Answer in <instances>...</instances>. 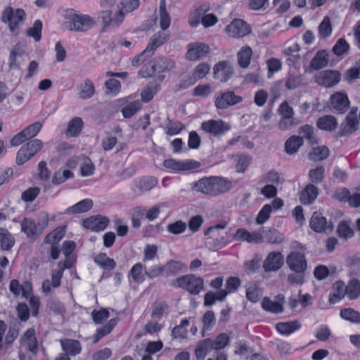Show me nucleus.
Segmentation results:
<instances>
[{"label":"nucleus","mask_w":360,"mask_h":360,"mask_svg":"<svg viewBox=\"0 0 360 360\" xmlns=\"http://www.w3.org/2000/svg\"><path fill=\"white\" fill-rule=\"evenodd\" d=\"M168 40V35L163 32L155 33L150 39V41L146 48V53H149L151 56L153 55L156 49L162 46Z\"/></svg>","instance_id":"obj_22"},{"label":"nucleus","mask_w":360,"mask_h":360,"mask_svg":"<svg viewBox=\"0 0 360 360\" xmlns=\"http://www.w3.org/2000/svg\"><path fill=\"white\" fill-rule=\"evenodd\" d=\"M241 284V281L238 277L230 276L226 281V290L232 293L236 292Z\"/></svg>","instance_id":"obj_63"},{"label":"nucleus","mask_w":360,"mask_h":360,"mask_svg":"<svg viewBox=\"0 0 360 360\" xmlns=\"http://www.w3.org/2000/svg\"><path fill=\"white\" fill-rule=\"evenodd\" d=\"M271 212L272 209L270 205H264L257 215L256 223L259 225L264 224L270 218Z\"/></svg>","instance_id":"obj_57"},{"label":"nucleus","mask_w":360,"mask_h":360,"mask_svg":"<svg viewBox=\"0 0 360 360\" xmlns=\"http://www.w3.org/2000/svg\"><path fill=\"white\" fill-rule=\"evenodd\" d=\"M243 101V97L236 95L233 91H226L217 97L215 106L217 109H226Z\"/></svg>","instance_id":"obj_14"},{"label":"nucleus","mask_w":360,"mask_h":360,"mask_svg":"<svg viewBox=\"0 0 360 360\" xmlns=\"http://www.w3.org/2000/svg\"><path fill=\"white\" fill-rule=\"evenodd\" d=\"M284 264V257L280 252H270L263 263V268L266 272L276 271Z\"/></svg>","instance_id":"obj_15"},{"label":"nucleus","mask_w":360,"mask_h":360,"mask_svg":"<svg viewBox=\"0 0 360 360\" xmlns=\"http://www.w3.org/2000/svg\"><path fill=\"white\" fill-rule=\"evenodd\" d=\"M64 234L65 231L63 229L57 228L53 233H50L46 236L45 240L47 243H56L63 238Z\"/></svg>","instance_id":"obj_64"},{"label":"nucleus","mask_w":360,"mask_h":360,"mask_svg":"<svg viewBox=\"0 0 360 360\" xmlns=\"http://www.w3.org/2000/svg\"><path fill=\"white\" fill-rule=\"evenodd\" d=\"M303 75L289 74L285 82V87L288 90H293L302 85Z\"/></svg>","instance_id":"obj_52"},{"label":"nucleus","mask_w":360,"mask_h":360,"mask_svg":"<svg viewBox=\"0 0 360 360\" xmlns=\"http://www.w3.org/2000/svg\"><path fill=\"white\" fill-rule=\"evenodd\" d=\"M349 49V45L345 38L339 39L333 46L332 51L337 56H342L346 53Z\"/></svg>","instance_id":"obj_56"},{"label":"nucleus","mask_w":360,"mask_h":360,"mask_svg":"<svg viewBox=\"0 0 360 360\" xmlns=\"http://www.w3.org/2000/svg\"><path fill=\"white\" fill-rule=\"evenodd\" d=\"M330 150L326 146L314 147L309 153V158L313 161H322L328 158Z\"/></svg>","instance_id":"obj_34"},{"label":"nucleus","mask_w":360,"mask_h":360,"mask_svg":"<svg viewBox=\"0 0 360 360\" xmlns=\"http://www.w3.org/2000/svg\"><path fill=\"white\" fill-rule=\"evenodd\" d=\"M42 22L40 20H36L33 26L27 30V35L34 38L35 41H40L41 38Z\"/></svg>","instance_id":"obj_51"},{"label":"nucleus","mask_w":360,"mask_h":360,"mask_svg":"<svg viewBox=\"0 0 360 360\" xmlns=\"http://www.w3.org/2000/svg\"><path fill=\"white\" fill-rule=\"evenodd\" d=\"M145 266L141 263L134 264L129 272L128 277L131 278L135 282L141 283L145 280Z\"/></svg>","instance_id":"obj_37"},{"label":"nucleus","mask_w":360,"mask_h":360,"mask_svg":"<svg viewBox=\"0 0 360 360\" xmlns=\"http://www.w3.org/2000/svg\"><path fill=\"white\" fill-rule=\"evenodd\" d=\"M39 193L40 188L37 186L29 188L22 193L21 199L25 202H32L39 195Z\"/></svg>","instance_id":"obj_59"},{"label":"nucleus","mask_w":360,"mask_h":360,"mask_svg":"<svg viewBox=\"0 0 360 360\" xmlns=\"http://www.w3.org/2000/svg\"><path fill=\"white\" fill-rule=\"evenodd\" d=\"M210 52L209 45L202 42L190 43L188 45V51L186 53V59L195 61L202 58Z\"/></svg>","instance_id":"obj_11"},{"label":"nucleus","mask_w":360,"mask_h":360,"mask_svg":"<svg viewBox=\"0 0 360 360\" xmlns=\"http://www.w3.org/2000/svg\"><path fill=\"white\" fill-rule=\"evenodd\" d=\"M158 184V180L153 176H146L141 179L136 185L137 188L141 192H146L151 190Z\"/></svg>","instance_id":"obj_47"},{"label":"nucleus","mask_w":360,"mask_h":360,"mask_svg":"<svg viewBox=\"0 0 360 360\" xmlns=\"http://www.w3.org/2000/svg\"><path fill=\"white\" fill-rule=\"evenodd\" d=\"M260 231H262L264 238H265L266 242L269 243L280 244L284 240L283 235L274 228H270L268 230H265L264 227H262Z\"/></svg>","instance_id":"obj_26"},{"label":"nucleus","mask_w":360,"mask_h":360,"mask_svg":"<svg viewBox=\"0 0 360 360\" xmlns=\"http://www.w3.org/2000/svg\"><path fill=\"white\" fill-rule=\"evenodd\" d=\"M26 13L22 8L14 9L11 6H6L1 13V21L8 23L11 32L18 35L19 34V28L24 23Z\"/></svg>","instance_id":"obj_2"},{"label":"nucleus","mask_w":360,"mask_h":360,"mask_svg":"<svg viewBox=\"0 0 360 360\" xmlns=\"http://www.w3.org/2000/svg\"><path fill=\"white\" fill-rule=\"evenodd\" d=\"M309 227L316 233L330 234L333 231L334 225L332 221H328L322 213L314 212L309 220Z\"/></svg>","instance_id":"obj_5"},{"label":"nucleus","mask_w":360,"mask_h":360,"mask_svg":"<svg viewBox=\"0 0 360 360\" xmlns=\"http://www.w3.org/2000/svg\"><path fill=\"white\" fill-rule=\"evenodd\" d=\"M337 119L330 115H324L318 119L316 126L319 129L324 131H332L338 127Z\"/></svg>","instance_id":"obj_25"},{"label":"nucleus","mask_w":360,"mask_h":360,"mask_svg":"<svg viewBox=\"0 0 360 360\" xmlns=\"http://www.w3.org/2000/svg\"><path fill=\"white\" fill-rule=\"evenodd\" d=\"M19 333V322L16 319L11 323L9 330L5 338L6 344H11L17 338Z\"/></svg>","instance_id":"obj_48"},{"label":"nucleus","mask_w":360,"mask_h":360,"mask_svg":"<svg viewBox=\"0 0 360 360\" xmlns=\"http://www.w3.org/2000/svg\"><path fill=\"white\" fill-rule=\"evenodd\" d=\"M286 264L289 269L297 274H304L307 269V262L303 253L291 252L286 257Z\"/></svg>","instance_id":"obj_7"},{"label":"nucleus","mask_w":360,"mask_h":360,"mask_svg":"<svg viewBox=\"0 0 360 360\" xmlns=\"http://www.w3.org/2000/svg\"><path fill=\"white\" fill-rule=\"evenodd\" d=\"M62 349L68 355L75 356L80 353L81 345L79 341L75 340H65L61 341Z\"/></svg>","instance_id":"obj_30"},{"label":"nucleus","mask_w":360,"mask_h":360,"mask_svg":"<svg viewBox=\"0 0 360 360\" xmlns=\"http://www.w3.org/2000/svg\"><path fill=\"white\" fill-rule=\"evenodd\" d=\"M15 240L7 229L0 228V245L2 250H10L14 245Z\"/></svg>","instance_id":"obj_38"},{"label":"nucleus","mask_w":360,"mask_h":360,"mask_svg":"<svg viewBox=\"0 0 360 360\" xmlns=\"http://www.w3.org/2000/svg\"><path fill=\"white\" fill-rule=\"evenodd\" d=\"M181 289L191 295H198L204 289V281L200 276L192 274L181 276Z\"/></svg>","instance_id":"obj_6"},{"label":"nucleus","mask_w":360,"mask_h":360,"mask_svg":"<svg viewBox=\"0 0 360 360\" xmlns=\"http://www.w3.org/2000/svg\"><path fill=\"white\" fill-rule=\"evenodd\" d=\"M302 324L298 320L278 322L276 325L277 331L281 335L288 336L301 328Z\"/></svg>","instance_id":"obj_20"},{"label":"nucleus","mask_w":360,"mask_h":360,"mask_svg":"<svg viewBox=\"0 0 360 360\" xmlns=\"http://www.w3.org/2000/svg\"><path fill=\"white\" fill-rule=\"evenodd\" d=\"M360 78V60L356 63L355 66L348 69L344 74V79L351 83L353 80Z\"/></svg>","instance_id":"obj_54"},{"label":"nucleus","mask_w":360,"mask_h":360,"mask_svg":"<svg viewBox=\"0 0 360 360\" xmlns=\"http://www.w3.org/2000/svg\"><path fill=\"white\" fill-rule=\"evenodd\" d=\"M229 343V337L226 333H222L218 335L215 340L211 339V346L215 350L224 349Z\"/></svg>","instance_id":"obj_50"},{"label":"nucleus","mask_w":360,"mask_h":360,"mask_svg":"<svg viewBox=\"0 0 360 360\" xmlns=\"http://www.w3.org/2000/svg\"><path fill=\"white\" fill-rule=\"evenodd\" d=\"M201 129L214 136H220L231 129V127L222 120H210L201 124Z\"/></svg>","instance_id":"obj_8"},{"label":"nucleus","mask_w":360,"mask_h":360,"mask_svg":"<svg viewBox=\"0 0 360 360\" xmlns=\"http://www.w3.org/2000/svg\"><path fill=\"white\" fill-rule=\"evenodd\" d=\"M160 25L162 30H167L171 22V19L169 15L167 13L166 11V4L165 0H160Z\"/></svg>","instance_id":"obj_46"},{"label":"nucleus","mask_w":360,"mask_h":360,"mask_svg":"<svg viewBox=\"0 0 360 360\" xmlns=\"http://www.w3.org/2000/svg\"><path fill=\"white\" fill-rule=\"evenodd\" d=\"M261 295L262 292L256 284L246 289L247 299L252 303L257 302L259 300Z\"/></svg>","instance_id":"obj_60"},{"label":"nucleus","mask_w":360,"mask_h":360,"mask_svg":"<svg viewBox=\"0 0 360 360\" xmlns=\"http://www.w3.org/2000/svg\"><path fill=\"white\" fill-rule=\"evenodd\" d=\"M157 72L153 60H150L148 63L145 64L139 71V75L141 77L148 78L154 75Z\"/></svg>","instance_id":"obj_61"},{"label":"nucleus","mask_w":360,"mask_h":360,"mask_svg":"<svg viewBox=\"0 0 360 360\" xmlns=\"http://www.w3.org/2000/svg\"><path fill=\"white\" fill-rule=\"evenodd\" d=\"M337 233L339 237L345 239L351 238L354 235V230L344 220L339 223L337 229Z\"/></svg>","instance_id":"obj_49"},{"label":"nucleus","mask_w":360,"mask_h":360,"mask_svg":"<svg viewBox=\"0 0 360 360\" xmlns=\"http://www.w3.org/2000/svg\"><path fill=\"white\" fill-rule=\"evenodd\" d=\"M203 323V330L202 331V336H205V331L210 330L215 325L216 318L214 312L212 310L207 311L202 319Z\"/></svg>","instance_id":"obj_43"},{"label":"nucleus","mask_w":360,"mask_h":360,"mask_svg":"<svg viewBox=\"0 0 360 360\" xmlns=\"http://www.w3.org/2000/svg\"><path fill=\"white\" fill-rule=\"evenodd\" d=\"M329 55L326 50H320L316 52L314 57L311 59L309 66L305 70V72L312 73L314 70H319L328 64Z\"/></svg>","instance_id":"obj_18"},{"label":"nucleus","mask_w":360,"mask_h":360,"mask_svg":"<svg viewBox=\"0 0 360 360\" xmlns=\"http://www.w3.org/2000/svg\"><path fill=\"white\" fill-rule=\"evenodd\" d=\"M83 121L82 118L79 117H76L70 120L68 124V127L66 130V135L71 137L77 136L83 127Z\"/></svg>","instance_id":"obj_32"},{"label":"nucleus","mask_w":360,"mask_h":360,"mask_svg":"<svg viewBox=\"0 0 360 360\" xmlns=\"http://www.w3.org/2000/svg\"><path fill=\"white\" fill-rule=\"evenodd\" d=\"M330 111L343 115L350 107V101L345 91H336L331 94L328 101Z\"/></svg>","instance_id":"obj_4"},{"label":"nucleus","mask_w":360,"mask_h":360,"mask_svg":"<svg viewBox=\"0 0 360 360\" xmlns=\"http://www.w3.org/2000/svg\"><path fill=\"white\" fill-rule=\"evenodd\" d=\"M325 168L323 166H318L315 169H311L309 172V178L314 184L321 183L324 177Z\"/></svg>","instance_id":"obj_53"},{"label":"nucleus","mask_w":360,"mask_h":360,"mask_svg":"<svg viewBox=\"0 0 360 360\" xmlns=\"http://www.w3.org/2000/svg\"><path fill=\"white\" fill-rule=\"evenodd\" d=\"M79 89V97L82 99L90 98L95 93L94 84L89 79H86L84 83L80 84Z\"/></svg>","instance_id":"obj_41"},{"label":"nucleus","mask_w":360,"mask_h":360,"mask_svg":"<svg viewBox=\"0 0 360 360\" xmlns=\"http://www.w3.org/2000/svg\"><path fill=\"white\" fill-rule=\"evenodd\" d=\"M213 176L204 177L198 180L195 184V188L205 194L215 195Z\"/></svg>","instance_id":"obj_23"},{"label":"nucleus","mask_w":360,"mask_h":360,"mask_svg":"<svg viewBox=\"0 0 360 360\" xmlns=\"http://www.w3.org/2000/svg\"><path fill=\"white\" fill-rule=\"evenodd\" d=\"M319 34L321 38L327 39L331 35L333 27L330 19L328 16H325L319 25Z\"/></svg>","instance_id":"obj_42"},{"label":"nucleus","mask_w":360,"mask_h":360,"mask_svg":"<svg viewBox=\"0 0 360 360\" xmlns=\"http://www.w3.org/2000/svg\"><path fill=\"white\" fill-rule=\"evenodd\" d=\"M359 121L357 117H350L346 116L345 120L340 124V129L335 134V139H339L343 136H347L354 133L358 129Z\"/></svg>","instance_id":"obj_17"},{"label":"nucleus","mask_w":360,"mask_h":360,"mask_svg":"<svg viewBox=\"0 0 360 360\" xmlns=\"http://www.w3.org/2000/svg\"><path fill=\"white\" fill-rule=\"evenodd\" d=\"M215 195L224 193L230 191L232 187L231 181L222 176H213Z\"/></svg>","instance_id":"obj_33"},{"label":"nucleus","mask_w":360,"mask_h":360,"mask_svg":"<svg viewBox=\"0 0 360 360\" xmlns=\"http://www.w3.org/2000/svg\"><path fill=\"white\" fill-rule=\"evenodd\" d=\"M41 127L42 124H41V122H36L29 125L21 131L22 132L23 135L27 139V140H29L37 136V134L39 132Z\"/></svg>","instance_id":"obj_58"},{"label":"nucleus","mask_w":360,"mask_h":360,"mask_svg":"<svg viewBox=\"0 0 360 360\" xmlns=\"http://www.w3.org/2000/svg\"><path fill=\"white\" fill-rule=\"evenodd\" d=\"M43 146L39 139H32L24 144L17 153L16 164L22 165L34 157Z\"/></svg>","instance_id":"obj_3"},{"label":"nucleus","mask_w":360,"mask_h":360,"mask_svg":"<svg viewBox=\"0 0 360 360\" xmlns=\"http://www.w3.org/2000/svg\"><path fill=\"white\" fill-rule=\"evenodd\" d=\"M210 343L211 338H207L199 342L195 349V354L197 359H204L207 356L208 351L213 349Z\"/></svg>","instance_id":"obj_39"},{"label":"nucleus","mask_w":360,"mask_h":360,"mask_svg":"<svg viewBox=\"0 0 360 360\" xmlns=\"http://www.w3.org/2000/svg\"><path fill=\"white\" fill-rule=\"evenodd\" d=\"M234 70L229 60H221L213 67V77L221 82H228L233 75Z\"/></svg>","instance_id":"obj_12"},{"label":"nucleus","mask_w":360,"mask_h":360,"mask_svg":"<svg viewBox=\"0 0 360 360\" xmlns=\"http://www.w3.org/2000/svg\"><path fill=\"white\" fill-rule=\"evenodd\" d=\"M207 9L203 6H199L189 16L188 23L191 27H197L200 23H202V15H203Z\"/></svg>","instance_id":"obj_45"},{"label":"nucleus","mask_w":360,"mask_h":360,"mask_svg":"<svg viewBox=\"0 0 360 360\" xmlns=\"http://www.w3.org/2000/svg\"><path fill=\"white\" fill-rule=\"evenodd\" d=\"M109 223L110 220L107 217L97 214L84 219L82 225L85 229L99 232L105 229Z\"/></svg>","instance_id":"obj_13"},{"label":"nucleus","mask_w":360,"mask_h":360,"mask_svg":"<svg viewBox=\"0 0 360 360\" xmlns=\"http://www.w3.org/2000/svg\"><path fill=\"white\" fill-rule=\"evenodd\" d=\"M28 59V54L20 46H15L11 51L8 60L10 69H21Z\"/></svg>","instance_id":"obj_16"},{"label":"nucleus","mask_w":360,"mask_h":360,"mask_svg":"<svg viewBox=\"0 0 360 360\" xmlns=\"http://www.w3.org/2000/svg\"><path fill=\"white\" fill-rule=\"evenodd\" d=\"M318 194V188L313 184H309L300 193V200L303 205L312 204L316 199Z\"/></svg>","instance_id":"obj_19"},{"label":"nucleus","mask_w":360,"mask_h":360,"mask_svg":"<svg viewBox=\"0 0 360 360\" xmlns=\"http://www.w3.org/2000/svg\"><path fill=\"white\" fill-rule=\"evenodd\" d=\"M63 16L65 20L64 26L72 32H84L94 25V19L91 16L82 14L73 8L64 11Z\"/></svg>","instance_id":"obj_1"},{"label":"nucleus","mask_w":360,"mask_h":360,"mask_svg":"<svg viewBox=\"0 0 360 360\" xmlns=\"http://www.w3.org/2000/svg\"><path fill=\"white\" fill-rule=\"evenodd\" d=\"M341 79V73L338 70H326L321 71L315 76L316 82L323 86L330 88L338 84Z\"/></svg>","instance_id":"obj_9"},{"label":"nucleus","mask_w":360,"mask_h":360,"mask_svg":"<svg viewBox=\"0 0 360 360\" xmlns=\"http://www.w3.org/2000/svg\"><path fill=\"white\" fill-rule=\"evenodd\" d=\"M93 206V201L91 199H84L75 205L67 208L63 214H75L89 211Z\"/></svg>","instance_id":"obj_24"},{"label":"nucleus","mask_w":360,"mask_h":360,"mask_svg":"<svg viewBox=\"0 0 360 360\" xmlns=\"http://www.w3.org/2000/svg\"><path fill=\"white\" fill-rule=\"evenodd\" d=\"M303 138L299 136H291L285 143V151L289 155H292L303 145Z\"/></svg>","instance_id":"obj_27"},{"label":"nucleus","mask_w":360,"mask_h":360,"mask_svg":"<svg viewBox=\"0 0 360 360\" xmlns=\"http://www.w3.org/2000/svg\"><path fill=\"white\" fill-rule=\"evenodd\" d=\"M153 60L155 64L157 73L169 71L174 67V62L172 60L165 57H158L154 58Z\"/></svg>","instance_id":"obj_36"},{"label":"nucleus","mask_w":360,"mask_h":360,"mask_svg":"<svg viewBox=\"0 0 360 360\" xmlns=\"http://www.w3.org/2000/svg\"><path fill=\"white\" fill-rule=\"evenodd\" d=\"M252 50L249 46H243L237 53L238 65L242 68H247L250 63Z\"/></svg>","instance_id":"obj_28"},{"label":"nucleus","mask_w":360,"mask_h":360,"mask_svg":"<svg viewBox=\"0 0 360 360\" xmlns=\"http://www.w3.org/2000/svg\"><path fill=\"white\" fill-rule=\"evenodd\" d=\"M94 262L104 270H112L116 266V262L107 256L106 253L101 252L94 259Z\"/></svg>","instance_id":"obj_29"},{"label":"nucleus","mask_w":360,"mask_h":360,"mask_svg":"<svg viewBox=\"0 0 360 360\" xmlns=\"http://www.w3.org/2000/svg\"><path fill=\"white\" fill-rule=\"evenodd\" d=\"M231 242V234L226 232V236H221L213 240L212 243H211L212 249L214 251H217L218 250L224 248Z\"/></svg>","instance_id":"obj_44"},{"label":"nucleus","mask_w":360,"mask_h":360,"mask_svg":"<svg viewBox=\"0 0 360 360\" xmlns=\"http://www.w3.org/2000/svg\"><path fill=\"white\" fill-rule=\"evenodd\" d=\"M117 321V318L112 319L107 323V324L100 328H98L96 333L94 336V343H97L102 338L109 334L116 326Z\"/></svg>","instance_id":"obj_35"},{"label":"nucleus","mask_w":360,"mask_h":360,"mask_svg":"<svg viewBox=\"0 0 360 360\" xmlns=\"http://www.w3.org/2000/svg\"><path fill=\"white\" fill-rule=\"evenodd\" d=\"M211 94V86L209 84L196 86L192 93L193 96L206 98Z\"/></svg>","instance_id":"obj_62"},{"label":"nucleus","mask_w":360,"mask_h":360,"mask_svg":"<svg viewBox=\"0 0 360 360\" xmlns=\"http://www.w3.org/2000/svg\"><path fill=\"white\" fill-rule=\"evenodd\" d=\"M210 70V65L205 62L199 63L193 70L192 74L194 77L200 80L204 77L209 73Z\"/></svg>","instance_id":"obj_55"},{"label":"nucleus","mask_w":360,"mask_h":360,"mask_svg":"<svg viewBox=\"0 0 360 360\" xmlns=\"http://www.w3.org/2000/svg\"><path fill=\"white\" fill-rule=\"evenodd\" d=\"M21 231L32 240H37L40 236L39 231L36 227V222L31 218H25L22 221Z\"/></svg>","instance_id":"obj_21"},{"label":"nucleus","mask_w":360,"mask_h":360,"mask_svg":"<svg viewBox=\"0 0 360 360\" xmlns=\"http://www.w3.org/2000/svg\"><path fill=\"white\" fill-rule=\"evenodd\" d=\"M264 310L273 314H280L283 311V305L279 302H273L269 297H264L261 302Z\"/></svg>","instance_id":"obj_31"},{"label":"nucleus","mask_w":360,"mask_h":360,"mask_svg":"<svg viewBox=\"0 0 360 360\" xmlns=\"http://www.w3.org/2000/svg\"><path fill=\"white\" fill-rule=\"evenodd\" d=\"M226 32L231 37H243L249 34L252 30L249 24L241 19H234L226 27Z\"/></svg>","instance_id":"obj_10"},{"label":"nucleus","mask_w":360,"mask_h":360,"mask_svg":"<svg viewBox=\"0 0 360 360\" xmlns=\"http://www.w3.org/2000/svg\"><path fill=\"white\" fill-rule=\"evenodd\" d=\"M340 315L342 319L351 323H360V313L352 308H345L340 311Z\"/></svg>","instance_id":"obj_40"}]
</instances>
